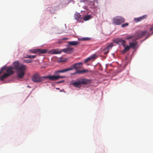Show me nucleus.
Segmentation results:
<instances>
[{
  "label": "nucleus",
  "instance_id": "f257e3e1",
  "mask_svg": "<svg viewBox=\"0 0 153 153\" xmlns=\"http://www.w3.org/2000/svg\"><path fill=\"white\" fill-rule=\"evenodd\" d=\"M14 68L16 71L17 75L19 78L22 79L25 74V71L27 69L26 65L22 64H20L18 61H15L13 62Z\"/></svg>",
  "mask_w": 153,
  "mask_h": 153
},
{
  "label": "nucleus",
  "instance_id": "f03ea898",
  "mask_svg": "<svg viewBox=\"0 0 153 153\" xmlns=\"http://www.w3.org/2000/svg\"><path fill=\"white\" fill-rule=\"evenodd\" d=\"M91 80L85 78L78 79L76 80L73 82L72 84L74 86L80 88L82 85H87L89 84L91 82Z\"/></svg>",
  "mask_w": 153,
  "mask_h": 153
},
{
  "label": "nucleus",
  "instance_id": "7ed1b4c3",
  "mask_svg": "<svg viewBox=\"0 0 153 153\" xmlns=\"http://www.w3.org/2000/svg\"><path fill=\"white\" fill-rule=\"evenodd\" d=\"M149 34V33H148L147 31H145L140 33H136L134 35L128 36L125 38V39L129 40L131 39L134 38L135 40H137L141 38L143 36H145L146 34Z\"/></svg>",
  "mask_w": 153,
  "mask_h": 153
},
{
  "label": "nucleus",
  "instance_id": "20e7f679",
  "mask_svg": "<svg viewBox=\"0 0 153 153\" xmlns=\"http://www.w3.org/2000/svg\"><path fill=\"white\" fill-rule=\"evenodd\" d=\"M44 79V76L40 77L38 73H36L33 75L32 80L34 82H39L43 81Z\"/></svg>",
  "mask_w": 153,
  "mask_h": 153
},
{
  "label": "nucleus",
  "instance_id": "39448f33",
  "mask_svg": "<svg viewBox=\"0 0 153 153\" xmlns=\"http://www.w3.org/2000/svg\"><path fill=\"white\" fill-rule=\"evenodd\" d=\"M113 22L117 25H120L125 21L124 19L120 16H117L113 18Z\"/></svg>",
  "mask_w": 153,
  "mask_h": 153
},
{
  "label": "nucleus",
  "instance_id": "423d86ee",
  "mask_svg": "<svg viewBox=\"0 0 153 153\" xmlns=\"http://www.w3.org/2000/svg\"><path fill=\"white\" fill-rule=\"evenodd\" d=\"M82 64L81 62H79L77 63H75L72 65L70 68H69V69H71V70L74 69L77 70L78 69L81 68L82 66Z\"/></svg>",
  "mask_w": 153,
  "mask_h": 153
},
{
  "label": "nucleus",
  "instance_id": "0eeeda50",
  "mask_svg": "<svg viewBox=\"0 0 153 153\" xmlns=\"http://www.w3.org/2000/svg\"><path fill=\"white\" fill-rule=\"evenodd\" d=\"M114 42L119 45L123 46L126 43V41L125 40L121 39H116L114 40Z\"/></svg>",
  "mask_w": 153,
  "mask_h": 153
},
{
  "label": "nucleus",
  "instance_id": "6e6552de",
  "mask_svg": "<svg viewBox=\"0 0 153 153\" xmlns=\"http://www.w3.org/2000/svg\"><path fill=\"white\" fill-rule=\"evenodd\" d=\"M113 43H111L107 47L103 50V53L104 54H106L109 52L110 50L111 49L113 46Z\"/></svg>",
  "mask_w": 153,
  "mask_h": 153
},
{
  "label": "nucleus",
  "instance_id": "1a4fd4ad",
  "mask_svg": "<svg viewBox=\"0 0 153 153\" xmlns=\"http://www.w3.org/2000/svg\"><path fill=\"white\" fill-rule=\"evenodd\" d=\"M45 79H48L51 81H55L58 79V76H57L52 75L44 76Z\"/></svg>",
  "mask_w": 153,
  "mask_h": 153
},
{
  "label": "nucleus",
  "instance_id": "9d476101",
  "mask_svg": "<svg viewBox=\"0 0 153 153\" xmlns=\"http://www.w3.org/2000/svg\"><path fill=\"white\" fill-rule=\"evenodd\" d=\"M74 50L73 48L71 47H68L62 50V51L63 52L68 54H70L74 52Z\"/></svg>",
  "mask_w": 153,
  "mask_h": 153
},
{
  "label": "nucleus",
  "instance_id": "9b49d317",
  "mask_svg": "<svg viewBox=\"0 0 153 153\" xmlns=\"http://www.w3.org/2000/svg\"><path fill=\"white\" fill-rule=\"evenodd\" d=\"M14 68L12 67H9L6 69L7 73L8 76H9L10 75L14 73L13 71Z\"/></svg>",
  "mask_w": 153,
  "mask_h": 153
},
{
  "label": "nucleus",
  "instance_id": "f8f14e48",
  "mask_svg": "<svg viewBox=\"0 0 153 153\" xmlns=\"http://www.w3.org/2000/svg\"><path fill=\"white\" fill-rule=\"evenodd\" d=\"M62 52V50H60L59 49H53L49 51V53L51 54H60Z\"/></svg>",
  "mask_w": 153,
  "mask_h": 153
},
{
  "label": "nucleus",
  "instance_id": "ddd939ff",
  "mask_svg": "<svg viewBox=\"0 0 153 153\" xmlns=\"http://www.w3.org/2000/svg\"><path fill=\"white\" fill-rule=\"evenodd\" d=\"M133 39V41L132 42H129V44L130 48L134 49L137 44V42L136 41L134 38H132Z\"/></svg>",
  "mask_w": 153,
  "mask_h": 153
},
{
  "label": "nucleus",
  "instance_id": "4468645a",
  "mask_svg": "<svg viewBox=\"0 0 153 153\" xmlns=\"http://www.w3.org/2000/svg\"><path fill=\"white\" fill-rule=\"evenodd\" d=\"M147 18V16L146 15H143V16L134 18V21L136 22H137L141 21Z\"/></svg>",
  "mask_w": 153,
  "mask_h": 153
},
{
  "label": "nucleus",
  "instance_id": "2eb2a0df",
  "mask_svg": "<svg viewBox=\"0 0 153 153\" xmlns=\"http://www.w3.org/2000/svg\"><path fill=\"white\" fill-rule=\"evenodd\" d=\"M75 19L79 22L82 21V18L79 13L75 14L74 16Z\"/></svg>",
  "mask_w": 153,
  "mask_h": 153
},
{
  "label": "nucleus",
  "instance_id": "dca6fc26",
  "mask_svg": "<svg viewBox=\"0 0 153 153\" xmlns=\"http://www.w3.org/2000/svg\"><path fill=\"white\" fill-rule=\"evenodd\" d=\"M97 55L95 54L92 55L91 56L85 59L84 61V62H87L90 60L92 59H96V58H97Z\"/></svg>",
  "mask_w": 153,
  "mask_h": 153
},
{
  "label": "nucleus",
  "instance_id": "f3484780",
  "mask_svg": "<svg viewBox=\"0 0 153 153\" xmlns=\"http://www.w3.org/2000/svg\"><path fill=\"white\" fill-rule=\"evenodd\" d=\"M123 47L124 48V49L122 51V53L124 54L126 51H128L130 49V47L128 45L126 46V43L123 45Z\"/></svg>",
  "mask_w": 153,
  "mask_h": 153
},
{
  "label": "nucleus",
  "instance_id": "a211bd4d",
  "mask_svg": "<svg viewBox=\"0 0 153 153\" xmlns=\"http://www.w3.org/2000/svg\"><path fill=\"white\" fill-rule=\"evenodd\" d=\"M71 69H69V68H68L62 70L56 71L55 72V74H57V73L65 72L68 71H71Z\"/></svg>",
  "mask_w": 153,
  "mask_h": 153
},
{
  "label": "nucleus",
  "instance_id": "6ab92c4d",
  "mask_svg": "<svg viewBox=\"0 0 153 153\" xmlns=\"http://www.w3.org/2000/svg\"><path fill=\"white\" fill-rule=\"evenodd\" d=\"M68 43L69 45L72 46H76L79 44V42L75 41L68 42Z\"/></svg>",
  "mask_w": 153,
  "mask_h": 153
},
{
  "label": "nucleus",
  "instance_id": "aec40b11",
  "mask_svg": "<svg viewBox=\"0 0 153 153\" xmlns=\"http://www.w3.org/2000/svg\"><path fill=\"white\" fill-rule=\"evenodd\" d=\"M88 72V71L87 69H84L82 70H77L76 71V73L77 74H83L85 73H87Z\"/></svg>",
  "mask_w": 153,
  "mask_h": 153
},
{
  "label": "nucleus",
  "instance_id": "412c9836",
  "mask_svg": "<svg viewBox=\"0 0 153 153\" xmlns=\"http://www.w3.org/2000/svg\"><path fill=\"white\" fill-rule=\"evenodd\" d=\"M37 53H45L47 52V50L45 49H37Z\"/></svg>",
  "mask_w": 153,
  "mask_h": 153
},
{
  "label": "nucleus",
  "instance_id": "4be33fe9",
  "mask_svg": "<svg viewBox=\"0 0 153 153\" xmlns=\"http://www.w3.org/2000/svg\"><path fill=\"white\" fill-rule=\"evenodd\" d=\"M91 17V15H87L85 16L83 18H82V20L86 21L89 20Z\"/></svg>",
  "mask_w": 153,
  "mask_h": 153
},
{
  "label": "nucleus",
  "instance_id": "5701e85b",
  "mask_svg": "<svg viewBox=\"0 0 153 153\" xmlns=\"http://www.w3.org/2000/svg\"><path fill=\"white\" fill-rule=\"evenodd\" d=\"M37 49H33L30 51L32 53H37Z\"/></svg>",
  "mask_w": 153,
  "mask_h": 153
},
{
  "label": "nucleus",
  "instance_id": "b1692460",
  "mask_svg": "<svg viewBox=\"0 0 153 153\" xmlns=\"http://www.w3.org/2000/svg\"><path fill=\"white\" fill-rule=\"evenodd\" d=\"M24 62L26 63H28L32 62V60L31 59H26L24 60Z\"/></svg>",
  "mask_w": 153,
  "mask_h": 153
},
{
  "label": "nucleus",
  "instance_id": "393cba45",
  "mask_svg": "<svg viewBox=\"0 0 153 153\" xmlns=\"http://www.w3.org/2000/svg\"><path fill=\"white\" fill-rule=\"evenodd\" d=\"M128 24L127 23H125V24H123L121 25V27H125L128 26Z\"/></svg>",
  "mask_w": 153,
  "mask_h": 153
},
{
  "label": "nucleus",
  "instance_id": "a878e982",
  "mask_svg": "<svg viewBox=\"0 0 153 153\" xmlns=\"http://www.w3.org/2000/svg\"><path fill=\"white\" fill-rule=\"evenodd\" d=\"M36 55H30L29 58L32 59L36 57Z\"/></svg>",
  "mask_w": 153,
  "mask_h": 153
},
{
  "label": "nucleus",
  "instance_id": "bb28decb",
  "mask_svg": "<svg viewBox=\"0 0 153 153\" xmlns=\"http://www.w3.org/2000/svg\"><path fill=\"white\" fill-rule=\"evenodd\" d=\"M58 76V79L59 78H64L65 77V76Z\"/></svg>",
  "mask_w": 153,
  "mask_h": 153
},
{
  "label": "nucleus",
  "instance_id": "cd10ccee",
  "mask_svg": "<svg viewBox=\"0 0 153 153\" xmlns=\"http://www.w3.org/2000/svg\"><path fill=\"white\" fill-rule=\"evenodd\" d=\"M4 68H1V71H0V76H1V74L2 73V72L4 70Z\"/></svg>",
  "mask_w": 153,
  "mask_h": 153
},
{
  "label": "nucleus",
  "instance_id": "c85d7f7f",
  "mask_svg": "<svg viewBox=\"0 0 153 153\" xmlns=\"http://www.w3.org/2000/svg\"><path fill=\"white\" fill-rule=\"evenodd\" d=\"M150 31H153V25L150 29Z\"/></svg>",
  "mask_w": 153,
  "mask_h": 153
},
{
  "label": "nucleus",
  "instance_id": "c756f323",
  "mask_svg": "<svg viewBox=\"0 0 153 153\" xmlns=\"http://www.w3.org/2000/svg\"><path fill=\"white\" fill-rule=\"evenodd\" d=\"M68 38H66V37H65V38H63L62 39V40H67L68 39Z\"/></svg>",
  "mask_w": 153,
  "mask_h": 153
},
{
  "label": "nucleus",
  "instance_id": "7c9ffc66",
  "mask_svg": "<svg viewBox=\"0 0 153 153\" xmlns=\"http://www.w3.org/2000/svg\"><path fill=\"white\" fill-rule=\"evenodd\" d=\"M88 38H83L82 39V40H88Z\"/></svg>",
  "mask_w": 153,
  "mask_h": 153
},
{
  "label": "nucleus",
  "instance_id": "2f4dec72",
  "mask_svg": "<svg viewBox=\"0 0 153 153\" xmlns=\"http://www.w3.org/2000/svg\"><path fill=\"white\" fill-rule=\"evenodd\" d=\"M64 82V80H62V81H59L58 82V83H62V82Z\"/></svg>",
  "mask_w": 153,
  "mask_h": 153
},
{
  "label": "nucleus",
  "instance_id": "473e14b6",
  "mask_svg": "<svg viewBox=\"0 0 153 153\" xmlns=\"http://www.w3.org/2000/svg\"><path fill=\"white\" fill-rule=\"evenodd\" d=\"M29 56H30V55H27L26 57V58H29Z\"/></svg>",
  "mask_w": 153,
  "mask_h": 153
},
{
  "label": "nucleus",
  "instance_id": "72a5a7b5",
  "mask_svg": "<svg viewBox=\"0 0 153 153\" xmlns=\"http://www.w3.org/2000/svg\"><path fill=\"white\" fill-rule=\"evenodd\" d=\"M77 74V73H76V72H75V73H74L73 74V75H75V74Z\"/></svg>",
  "mask_w": 153,
  "mask_h": 153
},
{
  "label": "nucleus",
  "instance_id": "f704fd0d",
  "mask_svg": "<svg viewBox=\"0 0 153 153\" xmlns=\"http://www.w3.org/2000/svg\"><path fill=\"white\" fill-rule=\"evenodd\" d=\"M57 89H59V88H56Z\"/></svg>",
  "mask_w": 153,
  "mask_h": 153
}]
</instances>
